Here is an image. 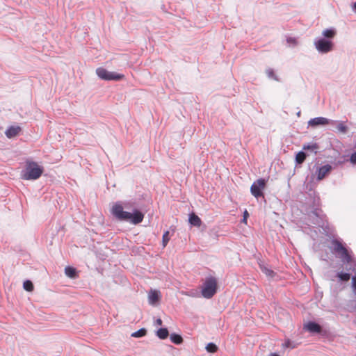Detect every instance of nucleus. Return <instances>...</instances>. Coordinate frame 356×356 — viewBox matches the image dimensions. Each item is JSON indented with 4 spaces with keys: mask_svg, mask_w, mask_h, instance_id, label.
<instances>
[{
    "mask_svg": "<svg viewBox=\"0 0 356 356\" xmlns=\"http://www.w3.org/2000/svg\"><path fill=\"white\" fill-rule=\"evenodd\" d=\"M111 212L116 218L129 221L134 225L141 222L144 218V215L138 210L133 213L124 211L122 205L119 202H116L112 206Z\"/></svg>",
    "mask_w": 356,
    "mask_h": 356,
    "instance_id": "f257e3e1",
    "label": "nucleus"
},
{
    "mask_svg": "<svg viewBox=\"0 0 356 356\" xmlns=\"http://www.w3.org/2000/svg\"><path fill=\"white\" fill-rule=\"evenodd\" d=\"M44 172V168L37 162L28 161L21 172V178L24 180H36Z\"/></svg>",
    "mask_w": 356,
    "mask_h": 356,
    "instance_id": "f03ea898",
    "label": "nucleus"
},
{
    "mask_svg": "<svg viewBox=\"0 0 356 356\" xmlns=\"http://www.w3.org/2000/svg\"><path fill=\"white\" fill-rule=\"evenodd\" d=\"M217 281L216 278L210 277L205 280L201 287V293L204 298H211L217 292Z\"/></svg>",
    "mask_w": 356,
    "mask_h": 356,
    "instance_id": "7ed1b4c3",
    "label": "nucleus"
},
{
    "mask_svg": "<svg viewBox=\"0 0 356 356\" xmlns=\"http://www.w3.org/2000/svg\"><path fill=\"white\" fill-rule=\"evenodd\" d=\"M314 45L318 53L323 54L332 51L334 47L332 41H330L322 37L316 38L314 40Z\"/></svg>",
    "mask_w": 356,
    "mask_h": 356,
    "instance_id": "20e7f679",
    "label": "nucleus"
},
{
    "mask_svg": "<svg viewBox=\"0 0 356 356\" xmlns=\"http://www.w3.org/2000/svg\"><path fill=\"white\" fill-rule=\"evenodd\" d=\"M96 74L99 79L105 81H120L124 78L123 74L110 72L104 67H98Z\"/></svg>",
    "mask_w": 356,
    "mask_h": 356,
    "instance_id": "39448f33",
    "label": "nucleus"
},
{
    "mask_svg": "<svg viewBox=\"0 0 356 356\" xmlns=\"http://www.w3.org/2000/svg\"><path fill=\"white\" fill-rule=\"evenodd\" d=\"M266 181L264 179H257L254 181L250 188L251 193L255 197H258L263 195L262 191L265 188Z\"/></svg>",
    "mask_w": 356,
    "mask_h": 356,
    "instance_id": "423d86ee",
    "label": "nucleus"
},
{
    "mask_svg": "<svg viewBox=\"0 0 356 356\" xmlns=\"http://www.w3.org/2000/svg\"><path fill=\"white\" fill-rule=\"evenodd\" d=\"M161 298V292L156 289H151L148 292L147 299L149 305L155 306L159 305Z\"/></svg>",
    "mask_w": 356,
    "mask_h": 356,
    "instance_id": "0eeeda50",
    "label": "nucleus"
},
{
    "mask_svg": "<svg viewBox=\"0 0 356 356\" xmlns=\"http://www.w3.org/2000/svg\"><path fill=\"white\" fill-rule=\"evenodd\" d=\"M330 120L325 118L318 117L313 119H311L308 122V125L312 128H316L318 126H325L328 124Z\"/></svg>",
    "mask_w": 356,
    "mask_h": 356,
    "instance_id": "6e6552de",
    "label": "nucleus"
},
{
    "mask_svg": "<svg viewBox=\"0 0 356 356\" xmlns=\"http://www.w3.org/2000/svg\"><path fill=\"white\" fill-rule=\"evenodd\" d=\"M337 35V30L334 27L325 29L322 31V38L330 41H332V39Z\"/></svg>",
    "mask_w": 356,
    "mask_h": 356,
    "instance_id": "1a4fd4ad",
    "label": "nucleus"
},
{
    "mask_svg": "<svg viewBox=\"0 0 356 356\" xmlns=\"http://www.w3.org/2000/svg\"><path fill=\"white\" fill-rule=\"evenodd\" d=\"M21 131V128L19 126H11L8 127L5 131L6 136L8 138H12L17 136Z\"/></svg>",
    "mask_w": 356,
    "mask_h": 356,
    "instance_id": "9d476101",
    "label": "nucleus"
},
{
    "mask_svg": "<svg viewBox=\"0 0 356 356\" xmlns=\"http://www.w3.org/2000/svg\"><path fill=\"white\" fill-rule=\"evenodd\" d=\"M331 169L332 167L330 165H325L320 168L317 171L318 179H323L330 172Z\"/></svg>",
    "mask_w": 356,
    "mask_h": 356,
    "instance_id": "9b49d317",
    "label": "nucleus"
},
{
    "mask_svg": "<svg viewBox=\"0 0 356 356\" xmlns=\"http://www.w3.org/2000/svg\"><path fill=\"white\" fill-rule=\"evenodd\" d=\"M305 328L310 332L318 333L321 330V326L314 322H309L306 323L305 325Z\"/></svg>",
    "mask_w": 356,
    "mask_h": 356,
    "instance_id": "f8f14e48",
    "label": "nucleus"
},
{
    "mask_svg": "<svg viewBox=\"0 0 356 356\" xmlns=\"http://www.w3.org/2000/svg\"><path fill=\"white\" fill-rule=\"evenodd\" d=\"M334 249L341 254L342 257H344L347 262L350 261V258L347 253V250L341 245V244L336 243Z\"/></svg>",
    "mask_w": 356,
    "mask_h": 356,
    "instance_id": "ddd939ff",
    "label": "nucleus"
},
{
    "mask_svg": "<svg viewBox=\"0 0 356 356\" xmlns=\"http://www.w3.org/2000/svg\"><path fill=\"white\" fill-rule=\"evenodd\" d=\"M188 221L191 225H193V226H195L197 227H200L202 225L201 219L195 213H191L189 216Z\"/></svg>",
    "mask_w": 356,
    "mask_h": 356,
    "instance_id": "4468645a",
    "label": "nucleus"
},
{
    "mask_svg": "<svg viewBox=\"0 0 356 356\" xmlns=\"http://www.w3.org/2000/svg\"><path fill=\"white\" fill-rule=\"evenodd\" d=\"M65 273L70 278H75L76 277V270L72 267H66L65 268Z\"/></svg>",
    "mask_w": 356,
    "mask_h": 356,
    "instance_id": "2eb2a0df",
    "label": "nucleus"
},
{
    "mask_svg": "<svg viewBox=\"0 0 356 356\" xmlns=\"http://www.w3.org/2000/svg\"><path fill=\"white\" fill-rule=\"evenodd\" d=\"M168 335V330L166 328H160L156 332V336L161 339H166Z\"/></svg>",
    "mask_w": 356,
    "mask_h": 356,
    "instance_id": "dca6fc26",
    "label": "nucleus"
},
{
    "mask_svg": "<svg viewBox=\"0 0 356 356\" xmlns=\"http://www.w3.org/2000/svg\"><path fill=\"white\" fill-rule=\"evenodd\" d=\"M261 269L262 270V272L268 277H270V278H272L274 277L275 275V272L271 270L270 268H269L268 266H264V265H261Z\"/></svg>",
    "mask_w": 356,
    "mask_h": 356,
    "instance_id": "f3484780",
    "label": "nucleus"
},
{
    "mask_svg": "<svg viewBox=\"0 0 356 356\" xmlns=\"http://www.w3.org/2000/svg\"><path fill=\"white\" fill-rule=\"evenodd\" d=\"M266 74L267 76L269 79H273V80H275V81L278 80L277 76L275 74V72L273 69H272V68H267L266 70Z\"/></svg>",
    "mask_w": 356,
    "mask_h": 356,
    "instance_id": "a211bd4d",
    "label": "nucleus"
},
{
    "mask_svg": "<svg viewBox=\"0 0 356 356\" xmlns=\"http://www.w3.org/2000/svg\"><path fill=\"white\" fill-rule=\"evenodd\" d=\"M146 334L147 330L145 328H142L136 332H133L131 336L134 338H139L145 336Z\"/></svg>",
    "mask_w": 356,
    "mask_h": 356,
    "instance_id": "6ab92c4d",
    "label": "nucleus"
},
{
    "mask_svg": "<svg viewBox=\"0 0 356 356\" xmlns=\"http://www.w3.org/2000/svg\"><path fill=\"white\" fill-rule=\"evenodd\" d=\"M170 340L176 344H180L183 341L182 337L180 335L176 334H172L170 335Z\"/></svg>",
    "mask_w": 356,
    "mask_h": 356,
    "instance_id": "aec40b11",
    "label": "nucleus"
},
{
    "mask_svg": "<svg viewBox=\"0 0 356 356\" xmlns=\"http://www.w3.org/2000/svg\"><path fill=\"white\" fill-rule=\"evenodd\" d=\"M306 158V154L303 152H299L296 156V161L298 164H301L304 162L305 159Z\"/></svg>",
    "mask_w": 356,
    "mask_h": 356,
    "instance_id": "412c9836",
    "label": "nucleus"
},
{
    "mask_svg": "<svg viewBox=\"0 0 356 356\" xmlns=\"http://www.w3.org/2000/svg\"><path fill=\"white\" fill-rule=\"evenodd\" d=\"M206 350L209 353H213L217 351L218 347L216 344H214L213 343H209L207 345Z\"/></svg>",
    "mask_w": 356,
    "mask_h": 356,
    "instance_id": "4be33fe9",
    "label": "nucleus"
},
{
    "mask_svg": "<svg viewBox=\"0 0 356 356\" xmlns=\"http://www.w3.org/2000/svg\"><path fill=\"white\" fill-rule=\"evenodd\" d=\"M317 149H318V145L316 143L305 145L303 146V149H305V150H311V151H314L315 152H316Z\"/></svg>",
    "mask_w": 356,
    "mask_h": 356,
    "instance_id": "5701e85b",
    "label": "nucleus"
},
{
    "mask_svg": "<svg viewBox=\"0 0 356 356\" xmlns=\"http://www.w3.org/2000/svg\"><path fill=\"white\" fill-rule=\"evenodd\" d=\"M24 289L27 291H32L33 290V283L29 281L26 280L24 282L23 284Z\"/></svg>",
    "mask_w": 356,
    "mask_h": 356,
    "instance_id": "b1692460",
    "label": "nucleus"
},
{
    "mask_svg": "<svg viewBox=\"0 0 356 356\" xmlns=\"http://www.w3.org/2000/svg\"><path fill=\"white\" fill-rule=\"evenodd\" d=\"M337 129L339 132L343 134H345L348 129L344 122H339L337 126Z\"/></svg>",
    "mask_w": 356,
    "mask_h": 356,
    "instance_id": "393cba45",
    "label": "nucleus"
},
{
    "mask_svg": "<svg viewBox=\"0 0 356 356\" xmlns=\"http://www.w3.org/2000/svg\"><path fill=\"white\" fill-rule=\"evenodd\" d=\"M169 241H170L169 231H166V232H165V233L163 235V238H162L163 246L165 247L167 245L168 243L169 242Z\"/></svg>",
    "mask_w": 356,
    "mask_h": 356,
    "instance_id": "a878e982",
    "label": "nucleus"
},
{
    "mask_svg": "<svg viewBox=\"0 0 356 356\" xmlns=\"http://www.w3.org/2000/svg\"><path fill=\"white\" fill-rule=\"evenodd\" d=\"M286 42L289 44V45L292 47H294L298 44V41L295 38L289 37L286 39Z\"/></svg>",
    "mask_w": 356,
    "mask_h": 356,
    "instance_id": "bb28decb",
    "label": "nucleus"
},
{
    "mask_svg": "<svg viewBox=\"0 0 356 356\" xmlns=\"http://www.w3.org/2000/svg\"><path fill=\"white\" fill-rule=\"evenodd\" d=\"M338 277L343 281H348L350 279V275L348 273H339Z\"/></svg>",
    "mask_w": 356,
    "mask_h": 356,
    "instance_id": "cd10ccee",
    "label": "nucleus"
},
{
    "mask_svg": "<svg viewBox=\"0 0 356 356\" xmlns=\"http://www.w3.org/2000/svg\"><path fill=\"white\" fill-rule=\"evenodd\" d=\"M249 216V213L248 212L245 210L243 213V222H244L245 224L247 223V219Z\"/></svg>",
    "mask_w": 356,
    "mask_h": 356,
    "instance_id": "c85d7f7f",
    "label": "nucleus"
},
{
    "mask_svg": "<svg viewBox=\"0 0 356 356\" xmlns=\"http://www.w3.org/2000/svg\"><path fill=\"white\" fill-rule=\"evenodd\" d=\"M350 160L352 163L356 164V152L352 154Z\"/></svg>",
    "mask_w": 356,
    "mask_h": 356,
    "instance_id": "c756f323",
    "label": "nucleus"
},
{
    "mask_svg": "<svg viewBox=\"0 0 356 356\" xmlns=\"http://www.w3.org/2000/svg\"><path fill=\"white\" fill-rule=\"evenodd\" d=\"M162 325V320L161 318H158L154 322V325L158 327Z\"/></svg>",
    "mask_w": 356,
    "mask_h": 356,
    "instance_id": "7c9ffc66",
    "label": "nucleus"
},
{
    "mask_svg": "<svg viewBox=\"0 0 356 356\" xmlns=\"http://www.w3.org/2000/svg\"><path fill=\"white\" fill-rule=\"evenodd\" d=\"M284 347H287V348H294L295 346H292L290 341H286L285 342V343L284 344Z\"/></svg>",
    "mask_w": 356,
    "mask_h": 356,
    "instance_id": "2f4dec72",
    "label": "nucleus"
},
{
    "mask_svg": "<svg viewBox=\"0 0 356 356\" xmlns=\"http://www.w3.org/2000/svg\"><path fill=\"white\" fill-rule=\"evenodd\" d=\"M352 283L353 288L356 290V276L352 278Z\"/></svg>",
    "mask_w": 356,
    "mask_h": 356,
    "instance_id": "473e14b6",
    "label": "nucleus"
},
{
    "mask_svg": "<svg viewBox=\"0 0 356 356\" xmlns=\"http://www.w3.org/2000/svg\"><path fill=\"white\" fill-rule=\"evenodd\" d=\"M352 8H353V10L356 13V1L355 3H353Z\"/></svg>",
    "mask_w": 356,
    "mask_h": 356,
    "instance_id": "72a5a7b5",
    "label": "nucleus"
},
{
    "mask_svg": "<svg viewBox=\"0 0 356 356\" xmlns=\"http://www.w3.org/2000/svg\"><path fill=\"white\" fill-rule=\"evenodd\" d=\"M270 356H279V355H277V354H275V353H272V354H270Z\"/></svg>",
    "mask_w": 356,
    "mask_h": 356,
    "instance_id": "f704fd0d",
    "label": "nucleus"
}]
</instances>
